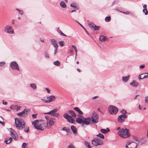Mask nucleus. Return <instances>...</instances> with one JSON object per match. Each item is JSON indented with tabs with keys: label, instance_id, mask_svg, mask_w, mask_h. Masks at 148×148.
Listing matches in <instances>:
<instances>
[{
	"label": "nucleus",
	"instance_id": "23",
	"mask_svg": "<svg viewBox=\"0 0 148 148\" xmlns=\"http://www.w3.org/2000/svg\"><path fill=\"white\" fill-rule=\"evenodd\" d=\"M30 86L34 90L36 89L37 87L35 83H31L30 84Z\"/></svg>",
	"mask_w": 148,
	"mask_h": 148
},
{
	"label": "nucleus",
	"instance_id": "12",
	"mask_svg": "<svg viewBox=\"0 0 148 148\" xmlns=\"http://www.w3.org/2000/svg\"><path fill=\"white\" fill-rule=\"evenodd\" d=\"M55 97L53 96H50L49 97H47V100H44L45 101V103H50L52 101H53L55 100ZM42 100L43 99H42Z\"/></svg>",
	"mask_w": 148,
	"mask_h": 148
},
{
	"label": "nucleus",
	"instance_id": "3",
	"mask_svg": "<svg viewBox=\"0 0 148 148\" xmlns=\"http://www.w3.org/2000/svg\"><path fill=\"white\" fill-rule=\"evenodd\" d=\"M15 123L18 129L22 130L25 127V123L24 120L21 118H15Z\"/></svg>",
	"mask_w": 148,
	"mask_h": 148
},
{
	"label": "nucleus",
	"instance_id": "33",
	"mask_svg": "<svg viewBox=\"0 0 148 148\" xmlns=\"http://www.w3.org/2000/svg\"><path fill=\"white\" fill-rule=\"evenodd\" d=\"M111 20V17L110 16H107L105 18V21L106 22H109Z\"/></svg>",
	"mask_w": 148,
	"mask_h": 148
},
{
	"label": "nucleus",
	"instance_id": "20",
	"mask_svg": "<svg viewBox=\"0 0 148 148\" xmlns=\"http://www.w3.org/2000/svg\"><path fill=\"white\" fill-rule=\"evenodd\" d=\"M61 7L63 8H65L66 7V5L64 1H62L60 3Z\"/></svg>",
	"mask_w": 148,
	"mask_h": 148
},
{
	"label": "nucleus",
	"instance_id": "26",
	"mask_svg": "<svg viewBox=\"0 0 148 148\" xmlns=\"http://www.w3.org/2000/svg\"><path fill=\"white\" fill-rule=\"evenodd\" d=\"M75 110L78 112V113L80 114H83V112L79 109L77 107H75L74 108Z\"/></svg>",
	"mask_w": 148,
	"mask_h": 148
},
{
	"label": "nucleus",
	"instance_id": "30",
	"mask_svg": "<svg viewBox=\"0 0 148 148\" xmlns=\"http://www.w3.org/2000/svg\"><path fill=\"white\" fill-rule=\"evenodd\" d=\"M84 144L88 148H91V147L90 146V143L87 141H84Z\"/></svg>",
	"mask_w": 148,
	"mask_h": 148
},
{
	"label": "nucleus",
	"instance_id": "54",
	"mask_svg": "<svg viewBox=\"0 0 148 148\" xmlns=\"http://www.w3.org/2000/svg\"><path fill=\"white\" fill-rule=\"evenodd\" d=\"M5 64V63L3 62H0V66H1L3 65H4Z\"/></svg>",
	"mask_w": 148,
	"mask_h": 148
},
{
	"label": "nucleus",
	"instance_id": "46",
	"mask_svg": "<svg viewBox=\"0 0 148 148\" xmlns=\"http://www.w3.org/2000/svg\"><path fill=\"white\" fill-rule=\"evenodd\" d=\"M37 115V114H33L32 115V117L34 119H35L36 118V116Z\"/></svg>",
	"mask_w": 148,
	"mask_h": 148
},
{
	"label": "nucleus",
	"instance_id": "14",
	"mask_svg": "<svg viewBox=\"0 0 148 148\" xmlns=\"http://www.w3.org/2000/svg\"><path fill=\"white\" fill-rule=\"evenodd\" d=\"M47 124V126L48 125L50 127H51L55 123V122L54 121L53 119L50 118L47 121L46 123Z\"/></svg>",
	"mask_w": 148,
	"mask_h": 148
},
{
	"label": "nucleus",
	"instance_id": "19",
	"mask_svg": "<svg viewBox=\"0 0 148 148\" xmlns=\"http://www.w3.org/2000/svg\"><path fill=\"white\" fill-rule=\"evenodd\" d=\"M129 78L130 76L129 75L127 76H123L122 77V80L123 82H126L128 81Z\"/></svg>",
	"mask_w": 148,
	"mask_h": 148
},
{
	"label": "nucleus",
	"instance_id": "53",
	"mask_svg": "<svg viewBox=\"0 0 148 148\" xmlns=\"http://www.w3.org/2000/svg\"><path fill=\"white\" fill-rule=\"evenodd\" d=\"M45 89L47 90V92L48 93H50V90L49 89V88H45Z\"/></svg>",
	"mask_w": 148,
	"mask_h": 148
},
{
	"label": "nucleus",
	"instance_id": "47",
	"mask_svg": "<svg viewBox=\"0 0 148 148\" xmlns=\"http://www.w3.org/2000/svg\"><path fill=\"white\" fill-rule=\"evenodd\" d=\"M26 144L25 143H23L22 145V147L23 148H25L26 146Z\"/></svg>",
	"mask_w": 148,
	"mask_h": 148
},
{
	"label": "nucleus",
	"instance_id": "17",
	"mask_svg": "<svg viewBox=\"0 0 148 148\" xmlns=\"http://www.w3.org/2000/svg\"><path fill=\"white\" fill-rule=\"evenodd\" d=\"M99 40L103 42L105 40H107L108 38L106 37H105L103 35H101L100 36L99 38Z\"/></svg>",
	"mask_w": 148,
	"mask_h": 148
},
{
	"label": "nucleus",
	"instance_id": "43",
	"mask_svg": "<svg viewBox=\"0 0 148 148\" xmlns=\"http://www.w3.org/2000/svg\"><path fill=\"white\" fill-rule=\"evenodd\" d=\"M12 136L13 137L14 139V140H17L18 139V137L16 136L15 135H14L13 136L12 135Z\"/></svg>",
	"mask_w": 148,
	"mask_h": 148
},
{
	"label": "nucleus",
	"instance_id": "7",
	"mask_svg": "<svg viewBox=\"0 0 148 148\" xmlns=\"http://www.w3.org/2000/svg\"><path fill=\"white\" fill-rule=\"evenodd\" d=\"M109 112L111 114H115L117 112L118 109L117 108L113 106H111L108 107Z\"/></svg>",
	"mask_w": 148,
	"mask_h": 148
},
{
	"label": "nucleus",
	"instance_id": "56",
	"mask_svg": "<svg viewBox=\"0 0 148 148\" xmlns=\"http://www.w3.org/2000/svg\"><path fill=\"white\" fill-rule=\"evenodd\" d=\"M99 98L98 96H95V97H93L92 99H97Z\"/></svg>",
	"mask_w": 148,
	"mask_h": 148
},
{
	"label": "nucleus",
	"instance_id": "25",
	"mask_svg": "<svg viewBox=\"0 0 148 148\" xmlns=\"http://www.w3.org/2000/svg\"><path fill=\"white\" fill-rule=\"evenodd\" d=\"M71 129L74 134H75L77 133L76 128L75 126L73 125L71 126Z\"/></svg>",
	"mask_w": 148,
	"mask_h": 148
},
{
	"label": "nucleus",
	"instance_id": "63",
	"mask_svg": "<svg viewBox=\"0 0 148 148\" xmlns=\"http://www.w3.org/2000/svg\"><path fill=\"white\" fill-rule=\"evenodd\" d=\"M131 144V147L134 148L135 147V145H133V143H132Z\"/></svg>",
	"mask_w": 148,
	"mask_h": 148
},
{
	"label": "nucleus",
	"instance_id": "10",
	"mask_svg": "<svg viewBox=\"0 0 148 148\" xmlns=\"http://www.w3.org/2000/svg\"><path fill=\"white\" fill-rule=\"evenodd\" d=\"M126 114H121L118 116L117 119L118 122L122 123L124 121V119L127 117Z\"/></svg>",
	"mask_w": 148,
	"mask_h": 148
},
{
	"label": "nucleus",
	"instance_id": "5",
	"mask_svg": "<svg viewBox=\"0 0 148 148\" xmlns=\"http://www.w3.org/2000/svg\"><path fill=\"white\" fill-rule=\"evenodd\" d=\"M92 144L94 146L101 145L103 144L102 140L97 137L95 138L92 141Z\"/></svg>",
	"mask_w": 148,
	"mask_h": 148
},
{
	"label": "nucleus",
	"instance_id": "50",
	"mask_svg": "<svg viewBox=\"0 0 148 148\" xmlns=\"http://www.w3.org/2000/svg\"><path fill=\"white\" fill-rule=\"evenodd\" d=\"M11 129V130L10 131V132H11V136H12H12H13V135H14V134L13 132V130H12V129Z\"/></svg>",
	"mask_w": 148,
	"mask_h": 148
},
{
	"label": "nucleus",
	"instance_id": "64",
	"mask_svg": "<svg viewBox=\"0 0 148 148\" xmlns=\"http://www.w3.org/2000/svg\"><path fill=\"white\" fill-rule=\"evenodd\" d=\"M77 70L79 72H80V70L79 68L77 69Z\"/></svg>",
	"mask_w": 148,
	"mask_h": 148
},
{
	"label": "nucleus",
	"instance_id": "15",
	"mask_svg": "<svg viewBox=\"0 0 148 148\" xmlns=\"http://www.w3.org/2000/svg\"><path fill=\"white\" fill-rule=\"evenodd\" d=\"M50 41L52 44L53 45L55 48L58 47L57 42L55 39H51L50 40Z\"/></svg>",
	"mask_w": 148,
	"mask_h": 148
},
{
	"label": "nucleus",
	"instance_id": "37",
	"mask_svg": "<svg viewBox=\"0 0 148 148\" xmlns=\"http://www.w3.org/2000/svg\"><path fill=\"white\" fill-rule=\"evenodd\" d=\"M94 28L93 29L94 31H95L96 30H98L99 29V26H96L95 25V26H94Z\"/></svg>",
	"mask_w": 148,
	"mask_h": 148
},
{
	"label": "nucleus",
	"instance_id": "41",
	"mask_svg": "<svg viewBox=\"0 0 148 148\" xmlns=\"http://www.w3.org/2000/svg\"><path fill=\"white\" fill-rule=\"evenodd\" d=\"M121 113L123 114H125L127 113V112L124 109L122 110L121 112Z\"/></svg>",
	"mask_w": 148,
	"mask_h": 148
},
{
	"label": "nucleus",
	"instance_id": "13",
	"mask_svg": "<svg viewBox=\"0 0 148 148\" xmlns=\"http://www.w3.org/2000/svg\"><path fill=\"white\" fill-rule=\"evenodd\" d=\"M148 77V73H145V74L142 73L139 75L138 77L139 80L147 78Z\"/></svg>",
	"mask_w": 148,
	"mask_h": 148
},
{
	"label": "nucleus",
	"instance_id": "21",
	"mask_svg": "<svg viewBox=\"0 0 148 148\" xmlns=\"http://www.w3.org/2000/svg\"><path fill=\"white\" fill-rule=\"evenodd\" d=\"M110 130L108 128H107L106 129H101V132L103 133L106 134L110 131Z\"/></svg>",
	"mask_w": 148,
	"mask_h": 148
},
{
	"label": "nucleus",
	"instance_id": "38",
	"mask_svg": "<svg viewBox=\"0 0 148 148\" xmlns=\"http://www.w3.org/2000/svg\"><path fill=\"white\" fill-rule=\"evenodd\" d=\"M59 43L61 46H63L64 45V42L63 41H60L59 42Z\"/></svg>",
	"mask_w": 148,
	"mask_h": 148
},
{
	"label": "nucleus",
	"instance_id": "1",
	"mask_svg": "<svg viewBox=\"0 0 148 148\" xmlns=\"http://www.w3.org/2000/svg\"><path fill=\"white\" fill-rule=\"evenodd\" d=\"M77 116L79 117L76 118V122L80 124L84 128H85L86 126L90 124L91 121L93 123H97L99 121L98 116L95 112H93L91 118H84L82 116H80L79 115H78Z\"/></svg>",
	"mask_w": 148,
	"mask_h": 148
},
{
	"label": "nucleus",
	"instance_id": "44",
	"mask_svg": "<svg viewBox=\"0 0 148 148\" xmlns=\"http://www.w3.org/2000/svg\"><path fill=\"white\" fill-rule=\"evenodd\" d=\"M145 101L146 103H148V96L145 97Z\"/></svg>",
	"mask_w": 148,
	"mask_h": 148
},
{
	"label": "nucleus",
	"instance_id": "22",
	"mask_svg": "<svg viewBox=\"0 0 148 148\" xmlns=\"http://www.w3.org/2000/svg\"><path fill=\"white\" fill-rule=\"evenodd\" d=\"M68 112L73 118H75L76 116V114L74 112V111L72 110H69L68 111Z\"/></svg>",
	"mask_w": 148,
	"mask_h": 148
},
{
	"label": "nucleus",
	"instance_id": "11",
	"mask_svg": "<svg viewBox=\"0 0 148 148\" xmlns=\"http://www.w3.org/2000/svg\"><path fill=\"white\" fill-rule=\"evenodd\" d=\"M12 29V27L7 25L5 27L4 30V32L9 34H13L14 31L13 30H10Z\"/></svg>",
	"mask_w": 148,
	"mask_h": 148
},
{
	"label": "nucleus",
	"instance_id": "57",
	"mask_svg": "<svg viewBox=\"0 0 148 148\" xmlns=\"http://www.w3.org/2000/svg\"><path fill=\"white\" fill-rule=\"evenodd\" d=\"M145 67V66L144 65H140V67L141 69H143V68H144Z\"/></svg>",
	"mask_w": 148,
	"mask_h": 148
},
{
	"label": "nucleus",
	"instance_id": "4",
	"mask_svg": "<svg viewBox=\"0 0 148 148\" xmlns=\"http://www.w3.org/2000/svg\"><path fill=\"white\" fill-rule=\"evenodd\" d=\"M118 134L121 137L125 138L129 137L130 134L129 133L127 129H123L118 132Z\"/></svg>",
	"mask_w": 148,
	"mask_h": 148
},
{
	"label": "nucleus",
	"instance_id": "31",
	"mask_svg": "<svg viewBox=\"0 0 148 148\" xmlns=\"http://www.w3.org/2000/svg\"><path fill=\"white\" fill-rule=\"evenodd\" d=\"M53 64L57 66H59L60 64V63L59 61L57 60L53 62Z\"/></svg>",
	"mask_w": 148,
	"mask_h": 148
},
{
	"label": "nucleus",
	"instance_id": "60",
	"mask_svg": "<svg viewBox=\"0 0 148 148\" xmlns=\"http://www.w3.org/2000/svg\"><path fill=\"white\" fill-rule=\"evenodd\" d=\"M3 103L5 105L7 104V102L6 101H3Z\"/></svg>",
	"mask_w": 148,
	"mask_h": 148
},
{
	"label": "nucleus",
	"instance_id": "52",
	"mask_svg": "<svg viewBox=\"0 0 148 148\" xmlns=\"http://www.w3.org/2000/svg\"><path fill=\"white\" fill-rule=\"evenodd\" d=\"M24 130L25 132H29V127H28V129H24Z\"/></svg>",
	"mask_w": 148,
	"mask_h": 148
},
{
	"label": "nucleus",
	"instance_id": "18",
	"mask_svg": "<svg viewBox=\"0 0 148 148\" xmlns=\"http://www.w3.org/2000/svg\"><path fill=\"white\" fill-rule=\"evenodd\" d=\"M147 5L146 4H144L143 6L144 9L143 10V12L145 13L146 15H147L148 14V11L147 10Z\"/></svg>",
	"mask_w": 148,
	"mask_h": 148
},
{
	"label": "nucleus",
	"instance_id": "49",
	"mask_svg": "<svg viewBox=\"0 0 148 148\" xmlns=\"http://www.w3.org/2000/svg\"><path fill=\"white\" fill-rule=\"evenodd\" d=\"M58 47L55 48V49L54 51V55H55L56 54V53L57 52V50L58 49Z\"/></svg>",
	"mask_w": 148,
	"mask_h": 148
},
{
	"label": "nucleus",
	"instance_id": "24",
	"mask_svg": "<svg viewBox=\"0 0 148 148\" xmlns=\"http://www.w3.org/2000/svg\"><path fill=\"white\" fill-rule=\"evenodd\" d=\"M57 31L58 33L60 34L62 36H66V35H65L63 33V32L61 31L60 29L59 28H58L57 29Z\"/></svg>",
	"mask_w": 148,
	"mask_h": 148
},
{
	"label": "nucleus",
	"instance_id": "42",
	"mask_svg": "<svg viewBox=\"0 0 148 148\" xmlns=\"http://www.w3.org/2000/svg\"><path fill=\"white\" fill-rule=\"evenodd\" d=\"M45 57L46 58H49V54L46 52H45Z\"/></svg>",
	"mask_w": 148,
	"mask_h": 148
},
{
	"label": "nucleus",
	"instance_id": "48",
	"mask_svg": "<svg viewBox=\"0 0 148 148\" xmlns=\"http://www.w3.org/2000/svg\"><path fill=\"white\" fill-rule=\"evenodd\" d=\"M19 12L20 14L21 15H23L24 14V12L23 10H20L19 11Z\"/></svg>",
	"mask_w": 148,
	"mask_h": 148
},
{
	"label": "nucleus",
	"instance_id": "59",
	"mask_svg": "<svg viewBox=\"0 0 148 148\" xmlns=\"http://www.w3.org/2000/svg\"><path fill=\"white\" fill-rule=\"evenodd\" d=\"M16 109H17V110H19L21 108L20 106H16Z\"/></svg>",
	"mask_w": 148,
	"mask_h": 148
},
{
	"label": "nucleus",
	"instance_id": "8",
	"mask_svg": "<svg viewBox=\"0 0 148 148\" xmlns=\"http://www.w3.org/2000/svg\"><path fill=\"white\" fill-rule=\"evenodd\" d=\"M30 111L29 109H25L23 111L18 113L17 114L19 116L26 117L27 116V112H29Z\"/></svg>",
	"mask_w": 148,
	"mask_h": 148
},
{
	"label": "nucleus",
	"instance_id": "39",
	"mask_svg": "<svg viewBox=\"0 0 148 148\" xmlns=\"http://www.w3.org/2000/svg\"><path fill=\"white\" fill-rule=\"evenodd\" d=\"M0 123L3 125L4 124L3 119V118L1 117H0Z\"/></svg>",
	"mask_w": 148,
	"mask_h": 148
},
{
	"label": "nucleus",
	"instance_id": "36",
	"mask_svg": "<svg viewBox=\"0 0 148 148\" xmlns=\"http://www.w3.org/2000/svg\"><path fill=\"white\" fill-rule=\"evenodd\" d=\"M70 115H69L67 113H65L63 115L64 117L66 119H67L69 118Z\"/></svg>",
	"mask_w": 148,
	"mask_h": 148
},
{
	"label": "nucleus",
	"instance_id": "28",
	"mask_svg": "<svg viewBox=\"0 0 148 148\" xmlns=\"http://www.w3.org/2000/svg\"><path fill=\"white\" fill-rule=\"evenodd\" d=\"M68 121L70 123H73V117L70 115L68 118L67 119Z\"/></svg>",
	"mask_w": 148,
	"mask_h": 148
},
{
	"label": "nucleus",
	"instance_id": "51",
	"mask_svg": "<svg viewBox=\"0 0 148 148\" xmlns=\"http://www.w3.org/2000/svg\"><path fill=\"white\" fill-rule=\"evenodd\" d=\"M67 148H75V147L72 145H69L68 146Z\"/></svg>",
	"mask_w": 148,
	"mask_h": 148
},
{
	"label": "nucleus",
	"instance_id": "45",
	"mask_svg": "<svg viewBox=\"0 0 148 148\" xmlns=\"http://www.w3.org/2000/svg\"><path fill=\"white\" fill-rule=\"evenodd\" d=\"M135 143L134 142H131V141H128L127 142L126 144H127V145H129L130 144H131L132 143Z\"/></svg>",
	"mask_w": 148,
	"mask_h": 148
},
{
	"label": "nucleus",
	"instance_id": "35",
	"mask_svg": "<svg viewBox=\"0 0 148 148\" xmlns=\"http://www.w3.org/2000/svg\"><path fill=\"white\" fill-rule=\"evenodd\" d=\"M73 8H76V10H78V8L76 7V4L75 3H72L70 5Z\"/></svg>",
	"mask_w": 148,
	"mask_h": 148
},
{
	"label": "nucleus",
	"instance_id": "9",
	"mask_svg": "<svg viewBox=\"0 0 148 148\" xmlns=\"http://www.w3.org/2000/svg\"><path fill=\"white\" fill-rule=\"evenodd\" d=\"M10 66L13 70H16L19 71L18 66L15 62H12L10 64Z\"/></svg>",
	"mask_w": 148,
	"mask_h": 148
},
{
	"label": "nucleus",
	"instance_id": "55",
	"mask_svg": "<svg viewBox=\"0 0 148 148\" xmlns=\"http://www.w3.org/2000/svg\"><path fill=\"white\" fill-rule=\"evenodd\" d=\"M45 117L47 121V120H48L49 119H50L48 116H45Z\"/></svg>",
	"mask_w": 148,
	"mask_h": 148
},
{
	"label": "nucleus",
	"instance_id": "6",
	"mask_svg": "<svg viewBox=\"0 0 148 148\" xmlns=\"http://www.w3.org/2000/svg\"><path fill=\"white\" fill-rule=\"evenodd\" d=\"M58 109L57 108H55L49 112L45 113L44 114H49L51 116L57 117L59 115V114L58 113H56Z\"/></svg>",
	"mask_w": 148,
	"mask_h": 148
},
{
	"label": "nucleus",
	"instance_id": "2",
	"mask_svg": "<svg viewBox=\"0 0 148 148\" xmlns=\"http://www.w3.org/2000/svg\"><path fill=\"white\" fill-rule=\"evenodd\" d=\"M36 129L38 130H43L47 126V124L43 121H39L38 120H36L32 122Z\"/></svg>",
	"mask_w": 148,
	"mask_h": 148
},
{
	"label": "nucleus",
	"instance_id": "61",
	"mask_svg": "<svg viewBox=\"0 0 148 148\" xmlns=\"http://www.w3.org/2000/svg\"><path fill=\"white\" fill-rule=\"evenodd\" d=\"M14 22H15V20H14V19L12 20V24H14Z\"/></svg>",
	"mask_w": 148,
	"mask_h": 148
},
{
	"label": "nucleus",
	"instance_id": "34",
	"mask_svg": "<svg viewBox=\"0 0 148 148\" xmlns=\"http://www.w3.org/2000/svg\"><path fill=\"white\" fill-rule=\"evenodd\" d=\"M96 136L102 139L104 138V137L103 135L101 133H99V134L96 135Z\"/></svg>",
	"mask_w": 148,
	"mask_h": 148
},
{
	"label": "nucleus",
	"instance_id": "16",
	"mask_svg": "<svg viewBox=\"0 0 148 148\" xmlns=\"http://www.w3.org/2000/svg\"><path fill=\"white\" fill-rule=\"evenodd\" d=\"M130 84L134 87H137L138 85V83L136 81L133 80L132 82L130 83Z\"/></svg>",
	"mask_w": 148,
	"mask_h": 148
},
{
	"label": "nucleus",
	"instance_id": "29",
	"mask_svg": "<svg viewBox=\"0 0 148 148\" xmlns=\"http://www.w3.org/2000/svg\"><path fill=\"white\" fill-rule=\"evenodd\" d=\"M12 137H10L9 138V142H8V140H7V139H6L4 141V142L6 143V144H8L9 143H10L12 140Z\"/></svg>",
	"mask_w": 148,
	"mask_h": 148
},
{
	"label": "nucleus",
	"instance_id": "27",
	"mask_svg": "<svg viewBox=\"0 0 148 148\" xmlns=\"http://www.w3.org/2000/svg\"><path fill=\"white\" fill-rule=\"evenodd\" d=\"M88 25H89V27H90L91 29L92 30H93V29H94V28H95L94 26H95V25L94 24L92 23H90L88 24Z\"/></svg>",
	"mask_w": 148,
	"mask_h": 148
},
{
	"label": "nucleus",
	"instance_id": "32",
	"mask_svg": "<svg viewBox=\"0 0 148 148\" xmlns=\"http://www.w3.org/2000/svg\"><path fill=\"white\" fill-rule=\"evenodd\" d=\"M62 130L63 131H65L67 132H69L70 131H71V130L70 128H66V127H64L63 128Z\"/></svg>",
	"mask_w": 148,
	"mask_h": 148
},
{
	"label": "nucleus",
	"instance_id": "40",
	"mask_svg": "<svg viewBox=\"0 0 148 148\" xmlns=\"http://www.w3.org/2000/svg\"><path fill=\"white\" fill-rule=\"evenodd\" d=\"M133 145H135V147L134 148H132V147H130V148H136L138 146V142L137 143H133Z\"/></svg>",
	"mask_w": 148,
	"mask_h": 148
},
{
	"label": "nucleus",
	"instance_id": "58",
	"mask_svg": "<svg viewBox=\"0 0 148 148\" xmlns=\"http://www.w3.org/2000/svg\"><path fill=\"white\" fill-rule=\"evenodd\" d=\"M72 46L75 49H77L76 47L74 45H72Z\"/></svg>",
	"mask_w": 148,
	"mask_h": 148
},
{
	"label": "nucleus",
	"instance_id": "62",
	"mask_svg": "<svg viewBox=\"0 0 148 148\" xmlns=\"http://www.w3.org/2000/svg\"><path fill=\"white\" fill-rule=\"evenodd\" d=\"M134 139L135 140L137 141L136 143H137L138 142V143H139V140L137 139L136 138H134Z\"/></svg>",
	"mask_w": 148,
	"mask_h": 148
}]
</instances>
